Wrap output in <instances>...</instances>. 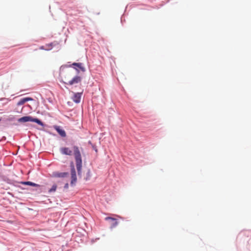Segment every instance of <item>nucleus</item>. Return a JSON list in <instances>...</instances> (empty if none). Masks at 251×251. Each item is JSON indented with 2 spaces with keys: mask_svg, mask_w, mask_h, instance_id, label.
I'll list each match as a JSON object with an SVG mask.
<instances>
[{
  "mask_svg": "<svg viewBox=\"0 0 251 251\" xmlns=\"http://www.w3.org/2000/svg\"><path fill=\"white\" fill-rule=\"evenodd\" d=\"M104 220L106 221H108L109 220H111L112 224L110 227L111 229L115 227L119 224L118 219L112 217L107 216L104 218Z\"/></svg>",
  "mask_w": 251,
  "mask_h": 251,
  "instance_id": "obj_10",
  "label": "nucleus"
},
{
  "mask_svg": "<svg viewBox=\"0 0 251 251\" xmlns=\"http://www.w3.org/2000/svg\"><path fill=\"white\" fill-rule=\"evenodd\" d=\"M73 150L74 151L73 155L75 162L77 176H78L79 178H81L82 177L83 163L81 151H82L83 149L82 147L79 148L77 146H74Z\"/></svg>",
  "mask_w": 251,
  "mask_h": 251,
  "instance_id": "obj_1",
  "label": "nucleus"
},
{
  "mask_svg": "<svg viewBox=\"0 0 251 251\" xmlns=\"http://www.w3.org/2000/svg\"><path fill=\"white\" fill-rule=\"evenodd\" d=\"M2 180L3 181L6 182V183H7L8 184L12 185H14V183L18 182V181H16L13 179H11L6 176H3Z\"/></svg>",
  "mask_w": 251,
  "mask_h": 251,
  "instance_id": "obj_12",
  "label": "nucleus"
},
{
  "mask_svg": "<svg viewBox=\"0 0 251 251\" xmlns=\"http://www.w3.org/2000/svg\"><path fill=\"white\" fill-rule=\"evenodd\" d=\"M73 166H75V164L73 161H70L69 163V167H72Z\"/></svg>",
  "mask_w": 251,
  "mask_h": 251,
  "instance_id": "obj_26",
  "label": "nucleus"
},
{
  "mask_svg": "<svg viewBox=\"0 0 251 251\" xmlns=\"http://www.w3.org/2000/svg\"><path fill=\"white\" fill-rule=\"evenodd\" d=\"M69 184L68 182H66V183H65L64 185V187H63V188H64V190H67L69 188Z\"/></svg>",
  "mask_w": 251,
  "mask_h": 251,
  "instance_id": "obj_25",
  "label": "nucleus"
},
{
  "mask_svg": "<svg viewBox=\"0 0 251 251\" xmlns=\"http://www.w3.org/2000/svg\"><path fill=\"white\" fill-rule=\"evenodd\" d=\"M68 68H73L76 72V74L79 75L81 72L84 73L86 71L85 67L83 63L81 62H73L70 64H63L60 67L59 73L63 72L64 70Z\"/></svg>",
  "mask_w": 251,
  "mask_h": 251,
  "instance_id": "obj_2",
  "label": "nucleus"
},
{
  "mask_svg": "<svg viewBox=\"0 0 251 251\" xmlns=\"http://www.w3.org/2000/svg\"><path fill=\"white\" fill-rule=\"evenodd\" d=\"M65 87L67 89H68V88L66 86H65Z\"/></svg>",
  "mask_w": 251,
  "mask_h": 251,
  "instance_id": "obj_39",
  "label": "nucleus"
},
{
  "mask_svg": "<svg viewBox=\"0 0 251 251\" xmlns=\"http://www.w3.org/2000/svg\"><path fill=\"white\" fill-rule=\"evenodd\" d=\"M45 106H46V108L48 110H49V108L48 107V105L47 104H45Z\"/></svg>",
  "mask_w": 251,
  "mask_h": 251,
  "instance_id": "obj_34",
  "label": "nucleus"
},
{
  "mask_svg": "<svg viewBox=\"0 0 251 251\" xmlns=\"http://www.w3.org/2000/svg\"><path fill=\"white\" fill-rule=\"evenodd\" d=\"M59 81L60 82L63 83V84H67V82H65L64 81L62 78H61L60 79H59Z\"/></svg>",
  "mask_w": 251,
  "mask_h": 251,
  "instance_id": "obj_30",
  "label": "nucleus"
},
{
  "mask_svg": "<svg viewBox=\"0 0 251 251\" xmlns=\"http://www.w3.org/2000/svg\"><path fill=\"white\" fill-rule=\"evenodd\" d=\"M67 104L69 106H72L73 105V103L72 101H68L67 102Z\"/></svg>",
  "mask_w": 251,
  "mask_h": 251,
  "instance_id": "obj_29",
  "label": "nucleus"
},
{
  "mask_svg": "<svg viewBox=\"0 0 251 251\" xmlns=\"http://www.w3.org/2000/svg\"><path fill=\"white\" fill-rule=\"evenodd\" d=\"M18 183H19L20 184H23L24 185L29 186L30 181H18Z\"/></svg>",
  "mask_w": 251,
  "mask_h": 251,
  "instance_id": "obj_22",
  "label": "nucleus"
},
{
  "mask_svg": "<svg viewBox=\"0 0 251 251\" xmlns=\"http://www.w3.org/2000/svg\"><path fill=\"white\" fill-rule=\"evenodd\" d=\"M2 123V118L0 117V126H1V124Z\"/></svg>",
  "mask_w": 251,
  "mask_h": 251,
  "instance_id": "obj_32",
  "label": "nucleus"
},
{
  "mask_svg": "<svg viewBox=\"0 0 251 251\" xmlns=\"http://www.w3.org/2000/svg\"><path fill=\"white\" fill-rule=\"evenodd\" d=\"M91 176V171L89 169L87 170V171L86 174V176L85 177L84 179L86 181H88V180H90Z\"/></svg>",
  "mask_w": 251,
  "mask_h": 251,
  "instance_id": "obj_17",
  "label": "nucleus"
},
{
  "mask_svg": "<svg viewBox=\"0 0 251 251\" xmlns=\"http://www.w3.org/2000/svg\"><path fill=\"white\" fill-rule=\"evenodd\" d=\"M126 21L125 19L124 18V16L122 15L121 17V23L122 25H123V23Z\"/></svg>",
  "mask_w": 251,
  "mask_h": 251,
  "instance_id": "obj_27",
  "label": "nucleus"
},
{
  "mask_svg": "<svg viewBox=\"0 0 251 251\" xmlns=\"http://www.w3.org/2000/svg\"><path fill=\"white\" fill-rule=\"evenodd\" d=\"M52 127L61 138L64 139L67 137V133L62 126L55 125L52 126ZM63 140L64 141V139Z\"/></svg>",
  "mask_w": 251,
  "mask_h": 251,
  "instance_id": "obj_5",
  "label": "nucleus"
},
{
  "mask_svg": "<svg viewBox=\"0 0 251 251\" xmlns=\"http://www.w3.org/2000/svg\"><path fill=\"white\" fill-rule=\"evenodd\" d=\"M82 77L79 75L76 74L70 81L67 82V85H73L81 82Z\"/></svg>",
  "mask_w": 251,
  "mask_h": 251,
  "instance_id": "obj_8",
  "label": "nucleus"
},
{
  "mask_svg": "<svg viewBox=\"0 0 251 251\" xmlns=\"http://www.w3.org/2000/svg\"><path fill=\"white\" fill-rule=\"evenodd\" d=\"M71 146H72V147H73L74 145L73 146V144H71Z\"/></svg>",
  "mask_w": 251,
  "mask_h": 251,
  "instance_id": "obj_42",
  "label": "nucleus"
},
{
  "mask_svg": "<svg viewBox=\"0 0 251 251\" xmlns=\"http://www.w3.org/2000/svg\"><path fill=\"white\" fill-rule=\"evenodd\" d=\"M108 221L111 222V220H109Z\"/></svg>",
  "mask_w": 251,
  "mask_h": 251,
  "instance_id": "obj_41",
  "label": "nucleus"
},
{
  "mask_svg": "<svg viewBox=\"0 0 251 251\" xmlns=\"http://www.w3.org/2000/svg\"><path fill=\"white\" fill-rule=\"evenodd\" d=\"M88 144H89V145H91V144H93V143L91 142V141H89L88 142Z\"/></svg>",
  "mask_w": 251,
  "mask_h": 251,
  "instance_id": "obj_36",
  "label": "nucleus"
},
{
  "mask_svg": "<svg viewBox=\"0 0 251 251\" xmlns=\"http://www.w3.org/2000/svg\"><path fill=\"white\" fill-rule=\"evenodd\" d=\"M91 147L93 149V150L96 152H98V150L97 149V147L96 146V145L94 144H91Z\"/></svg>",
  "mask_w": 251,
  "mask_h": 251,
  "instance_id": "obj_23",
  "label": "nucleus"
},
{
  "mask_svg": "<svg viewBox=\"0 0 251 251\" xmlns=\"http://www.w3.org/2000/svg\"><path fill=\"white\" fill-rule=\"evenodd\" d=\"M69 176V173L68 172H60L58 171H54L52 172L51 174H50V177L52 178H64L67 177Z\"/></svg>",
  "mask_w": 251,
  "mask_h": 251,
  "instance_id": "obj_6",
  "label": "nucleus"
},
{
  "mask_svg": "<svg viewBox=\"0 0 251 251\" xmlns=\"http://www.w3.org/2000/svg\"><path fill=\"white\" fill-rule=\"evenodd\" d=\"M70 186L75 187L77 181L76 169L75 166L70 167Z\"/></svg>",
  "mask_w": 251,
  "mask_h": 251,
  "instance_id": "obj_4",
  "label": "nucleus"
},
{
  "mask_svg": "<svg viewBox=\"0 0 251 251\" xmlns=\"http://www.w3.org/2000/svg\"><path fill=\"white\" fill-rule=\"evenodd\" d=\"M19 183H14V185H13L14 186L16 187H18V188H21L22 190H24L25 189V188L23 187L22 186H21V185H18Z\"/></svg>",
  "mask_w": 251,
  "mask_h": 251,
  "instance_id": "obj_24",
  "label": "nucleus"
},
{
  "mask_svg": "<svg viewBox=\"0 0 251 251\" xmlns=\"http://www.w3.org/2000/svg\"><path fill=\"white\" fill-rule=\"evenodd\" d=\"M15 120H16V118L14 116H12L11 117H9L6 119L2 118V124H7V122H12V121H15Z\"/></svg>",
  "mask_w": 251,
  "mask_h": 251,
  "instance_id": "obj_15",
  "label": "nucleus"
},
{
  "mask_svg": "<svg viewBox=\"0 0 251 251\" xmlns=\"http://www.w3.org/2000/svg\"><path fill=\"white\" fill-rule=\"evenodd\" d=\"M29 186H31L32 187H35L36 188H38L39 187H41V185L36 183L35 182H33L32 181H30L29 185Z\"/></svg>",
  "mask_w": 251,
  "mask_h": 251,
  "instance_id": "obj_18",
  "label": "nucleus"
},
{
  "mask_svg": "<svg viewBox=\"0 0 251 251\" xmlns=\"http://www.w3.org/2000/svg\"><path fill=\"white\" fill-rule=\"evenodd\" d=\"M241 235H242V233H240L238 235V236H237V239H238L240 237V236H241Z\"/></svg>",
  "mask_w": 251,
  "mask_h": 251,
  "instance_id": "obj_33",
  "label": "nucleus"
},
{
  "mask_svg": "<svg viewBox=\"0 0 251 251\" xmlns=\"http://www.w3.org/2000/svg\"><path fill=\"white\" fill-rule=\"evenodd\" d=\"M60 153L62 155L71 156L73 154V151L68 147H63L60 148Z\"/></svg>",
  "mask_w": 251,
  "mask_h": 251,
  "instance_id": "obj_9",
  "label": "nucleus"
},
{
  "mask_svg": "<svg viewBox=\"0 0 251 251\" xmlns=\"http://www.w3.org/2000/svg\"><path fill=\"white\" fill-rule=\"evenodd\" d=\"M46 46H41L40 47L39 49L46 51H50L51 50V48H46Z\"/></svg>",
  "mask_w": 251,
  "mask_h": 251,
  "instance_id": "obj_21",
  "label": "nucleus"
},
{
  "mask_svg": "<svg viewBox=\"0 0 251 251\" xmlns=\"http://www.w3.org/2000/svg\"><path fill=\"white\" fill-rule=\"evenodd\" d=\"M13 126H18V124H16V123H14V124H13Z\"/></svg>",
  "mask_w": 251,
  "mask_h": 251,
  "instance_id": "obj_35",
  "label": "nucleus"
},
{
  "mask_svg": "<svg viewBox=\"0 0 251 251\" xmlns=\"http://www.w3.org/2000/svg\"><path fill=\"white\" fill-rule=\"evenodd\" d=\"M38 130H42L47 133H48L49 134L53 136V137H56L57 136V134L51 132V131L50 130H47V129H44V128H38Z\"/></svg>",
  "mask_w": 251,
  "mask_h": 251,
  "instance_id": "obj_16",
  "label": "nucleus"
},
{
  "mask_svg": "<svg viewBox=\"0 0 251 251\" xmlns=\"http://www.w3.org/2000/svg\"><path fill=\"white\" fill-rule=\"evenodd\" d=\"M41 186L42 188L39 187L38 188H35L33 189V191H35L39 194L45 192L46 190V187L43 185H41Z\"/></svg>",
  "mask_w": 251,
  "mask_h": 251,
  "instance_id": "obj_13",
  "label": "nucleus"
},
{
  "mask_svg": "<svg viewBox=\"0 0 251 251\" xmlns=\"http://www.w3.org/2000/svg\"><path fill=\"white\" fill-rule=\"evenodd\" d=\"M91 242H94V239H92V240H91Z\"/></svg>",
  "mask_w": 251,
  "mask_h": 251,
  "instance_id": "obj_38",
  "label": "nucleus"
},
{
  "mask_svg": "<svg viewBox=\"0 0 251 251\" xmlns=\"http://www.w3.org/2000/svg\"><path fill=\"white\" fill-rule=\"evenodd\" d=\"M56 45H58V43L55 42H54L46 44V46L47 48H51L52 49L53 48V47H54Z\"/></svg>",
  "mask_w": 251,
  "mask_h": 251,
  "instance_id": "obj_19",
  "label": "nucleus"
},
{
  "mask_svg": "<svg viewBox=\"0 0 251 251\" xmlns=\"http://www.w3.org/2000/svg\"><path fill=\"white\" fill-rule=\"evenodd\" d=\"M1 139L2 141H5L6 139V137L5 136H3L2 137Z\"/></svg>",
  "mask_w": 251,
  "mask_h": 251,
  "instance_id": "obj_31",
  "label": "nucleus"
},
{
  "mask_svg": "<svg viewBox=\"0 0 251 251\" xmlns=\"http://www.w3.org/2000/svg\"><path fill=\"white\" fill-rule=\"evenodd\" d=\"M13 154L14 155H17V153H13Z\"/></svg>",
  "mask_w": 251,
  "mask_h": 251,
  "instance_id": "obj_40",
  "label": "nucleus"
},
{
  "mask_svg": "<svg viewBox=\"0 0 251 251\" xmlns=\"http://www.w3.org/2000/svg\"><path fill=\"white\" fill-rule=\"evenodd\" d=\"M57 188V185L56 183H53L51 186V188L49 189L48 193L51 194L56 192Z\"/></svg>",
  "mask_w": 251,
  "mask_h": 251,
  "instance_id": "obj_14",
  "label": "nucleus"
},
{
  "mask_svg": "<svg viewBox=\"0 0 251 251\" xmlns=\"http://www.w3.org/2000/svg\"><path fill=\"white\" fill-rule=\"evenodd\" d=\"M47 100H48V102L49 103L53 104V100H52V99L51 98H48L47 99Z\"/></svg>",
  "mask_w": 251,
  "mask_h": 251,
  "instance_id": "obj_28",
  "label": "nucleus"
},
{
  "mask_svg": "<svg viewBox=\"0 0 251 251\" xmlns=\"http://www.w3.org/2000/svg\"><path fill=\"white\" fill-rule=\"evenodd\" d=\"M17 121L20 123H25L27 122H32L37 124L38 125L41 126L43 127L47 126L45 123L41 120L36 117H33L30 115H26L23 116L17 119Z\"/></svg>",
  "mask_w": 251,
  "mask_h": 251,
  "instance_id": "obj_3",
  "label": "nucleus"
},
{
  "mask_svg": "<svg viewBox=\"0 0 251 251\" xmlns=\"http://www.w3.org/2000/svg\"><path fill=\"white\" fill-rule=\"evenodd\" d=\"M34 100L30 97H26L21 98L17 103V105L19 106L24 104L25 103L29 101H33Z\"/></svg>",
  "mask_w": 251,
  "mask_h": 251,
  "instance_id": "obj_11",
  "label": "nucleus"
},
{
  "mask_svg": "<svg viewBox=\"0 0 251 251\" xmlns=\"http://www.w3.org/2000/svg\"><path fill=\"white\" fill-rule=\"evenodd\" d=\"M27 106L28 107H30L31 109H32L31 106L30 105L27 104Z\"/></svg>",
  "mask_w": 251,
  "mask_h": 251,
  "instance_id": "obj_37",
  "label": "nucleus"
},
{
  "mask_svg": "<svg viewBox=\"0 0 251 251\" xmlns=\"http://www.w3.org/2000/svg\"><path fill=\"white\" fill-rule=\"evenodd\" d=\"M8 101H9V100L7 98H3L0 99V101L2 102V105L6 104L8 103Z\"/></svg>",
  "mask_w": 251,
  "mask_h": 251,
  "instance_id": "obj_20",
  "label": "nucleus"
},
{
  "mask_svg": "<svg viewBox=\"0 0 251 251\" xmlns=\"http://www.w3.org/2000/svg\"><path fill=\"white\" fill-rule=\"evenodd\" d=\"M73 96L71 98L73 101L76 104H78L81 101V99L83 93V90L80 92H72Z\"/></svg>",
  "mask_w": 251,
  "mask_h": 251,
  "instance_id": "obj_7",
  "label": "nucleus"
}]
</instances>
